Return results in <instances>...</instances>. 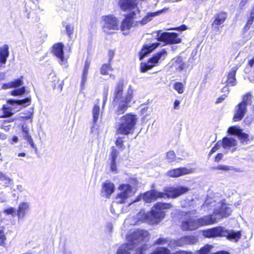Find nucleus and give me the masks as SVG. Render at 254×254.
Instances as JSON below:
<instances>
[{"instance_id":"obj_6","label":"nucleus","mask_w":254,"mask_h":254,"mask_svg":"<svg viewBox=\"0 0 254 254\" xmlns=\"http://www.w3.org/2000/svg\"><path fill=\"white\" fill-rule=\"evenodd\" d=\"M203 207H214L213 213L217 216V219H220L230 215L232 212V208L229 205H226L223 203H216L215 201L210 198H207L203 205Z\"/></svg>"},{"instance_id":"obj_52","label":"nucleus","mask_w":254,"mask_h":254,"mask_svg":"<svg viewBox=\"0 0 254 254\" xmlns=\"http://www.w3.org/2000/svg\"><path fill=\"white\" fill-rule=\"evenodd\" d=\"M151 112V109L148 107H145L143 108L141 110L142 114L144 115L145 116L148 115Z\"/></svg>"},{"instance_id":"obj_39","label":"nucleus","mask_w":254,"mask_h":254,"mask_svg":"<svg viewBox=\"0 0 254 254\" xmlns=\"http://www.w3.org/2000/svg\"><path fill=\"white\" fill-rule=\"evenodd\" d=\"M124 137H118L116 141V144L117 146L121 150H123L125 146L124 145Z\"/></svg>"},{"instance_id":"obj_60","label":"nucleus","mask_w":254,"mask_h":254,"mask_svg":"<svg viewBox=\"0 0 254 254\" xmlns=\"http://www.w3.org/2000/svg\"><path fill=\"white\" fill-rule=\"evenodd\" d=\"M107 228L109 232H111L113 228V224L111 223H109L107 224Z\"/></svg>"},{"instance_id":"obj_36","label":"nucleus","mask_w":254,"mask_h":254,"mask_svg":"<svg viewBox=\"0 0 254 254\" xmlns=\"http://www.w3.org/2000/svg\"><path fill=\"white\" fill-rule=\"evenodd\" d=\"M252 96L250 93H247L244 96L242 102L241 103H243L247 106L248 105L251 104L252 102Z\"/></svg>"},{"instance_id":"obj_11","label":"nucleus","mask_w":254,"mask_h":254,"mask_svg":"<svg viewBox=\"0 0 254 254\" xmlns=\"http://www.w3.org/2000/svg\"><path fill=\"white\" fill-rule=\"evenodd\" d=\"M103 29L105 32L108 30H116L119 29V22L118 18L113 15L103 16Z\"/></svg>"},{"instance_id":"obj_61","label":"nucleus","mask_w":254,"mask_h":254,"mask_svg":"<svg viewBox=\"0 0 254 254\" xmlns=\"http://www.w3.org/2000/svg\"><path fill=\"white\" fill-rule=\"evenodd\" d=\"M180 104V102L179 100H175L174 103V109H177V108L179 107Z\"/></svg>"},{"instance_id":"obj_50","label":"nucleus","mask_w":254,"mask_h":254,"mask_svg":"<svg viewBox=\"0 0 254 254\" xmlns=\"http://www.w3.org/2000/svg\"><path fill=\"white\" fill-rule=\"evenodd\" d=\"M110 170L113 173H117V168L116 166V161H113V160H111V165H110Z\"/></svg>"},{"instance_id":"obj_63","label":"nucleus","mask_w":254,"mask_h":254,"mask_svg":"<svg viewBox=\"0 0 254 254\" xmlns=\"http://www.w3.org/2000/svg\"><path fill=\"white\" fill-rule=\"evenodd\" d=\"M6 138V135L4 133L0 132V139L4 140Z\"/></svg>"},{"instance_id":"obj_41","label":"nucleus","mask_w":254,"mask_h":254,"mask_svg":"<svg viewBox=\"0 0 254 254\" xmlns=\"http://www.w3.org/2000/svg\"><path fill=\"white\" fill-rule=\"evenodd\" d=\"M2 111L4 113V115L2 117H9L13 115V113L11 112V109L9 107H7L5 105H3L2 107Z\"/></svg>"},{"instance_id":"obj_24","label":"nucleus","mask_w":254,"mask_h":254,"mask_svg":"<svg viewBox=\"0 0 254 254\" xmlns=\"http://www.w3.org/2000/svg\"><path fill=\"white\" fill-rule=\"evenodd\" d=\"M247 112L246 105L240 103L235 108V115L233 118L234 121L237 122L241 120Z\"/></svg>"},{"instance_id":"obj_3","label":"nucleus","mask_w":254,"mask_h":254,"mask_svg":"<svg viewBox=\"0 0 254 254\" xmlns=\"http://www.w3.org/2000/svg\"><path fill=\"white\" fill-rule=\"evenodd\" d=\"M167 10V9H163L154 12H149L142 20L139 21L133 20L137 17L138 14H135L134 12L128 13L125 15V17L121 23L120 29L124 32V34H127L132 28L146 24L151 21L153 17L160 15L164 11Z\"/></svg>"},{"instance_id":"obj_20","label":"nucleus","mask_w":254,"mask_h":254,"mask_svg":"<svg viewBox=\"0 0 254 254\" xmlns=\"http://www.w3.org/2000/svg\"><path fill=\"white\" fill-rule=\"evenodd\" d=\"M193 172V170L192 169L179 168L168 171L167 175L170 177L177 178L182 175L191 174Z\"/></svg>"},{"instance_id":"obj_13","label":"nucleus","mask_w":254,"mask_h":254,"mask_svg":"<svg viewBox=\"0 0 254 254\" xmlns=\"http://www.w3.org/2000/svg\"><path fill=\"white\" fill-rule=\"evenodd\" d=\"M166 55V51L163 49L160 52L156 54L152 58L150 59L147 64L141 63L140 64L141 72H145L149 69H151L154 66V64H156L162 57L165 58Z\"/></svg>"},{"instance_id":"obj_45","label":"nucleus","mask_w":254,"mask_h":254,"mask_svg":"<svg viewBox=\"0 0 254 254\" xmlns=\"http://www.w3.org/2000/svg\"><path fill=\"white\" fill-rule=\"evenodd\" d=\"M172 240H170L168 238H160L158 240H156L155 244L157 245H164L165 244L168 243V244L170 243V241H172Z\"/></svg>"},{"instance_id":"obj_28","label":"nucleus","mask_w":254,"mask_h":254,"mask_svg":"<svg viewBox=\"0 0 254 254\" xmlns=\"http://www.w3.org/2000/svg\"><path fill=\"white\" fill-rule=\"evenodd\" d=\"M238 69L237 66L231 68L228 72L226 83L227 85L235 86L236 84V73Z\"/></svg>"},{"instance_id":"obj_34","label":"nucleus","mask_w":254,"mask_h":254,"mask_svg":"<svg viewBox=\"0 0 254 254\" xmlns=\"http://www.w3.org/2000/svg\"><path fill=\"white\" fill-rule=\"evenodd\" d=\"M113 68L111 67L110 64H104L100 69L101 73L103 75H108V71H113Z\"/></svg>"},{"instance_id":"obj_9","label":"nucleus","mask_w":254,"mask_h":254,"mask_svg":"<svg viewBox=\"0 0 254 254\" xmlns=\"http://www.w3.org/2000/svg\"><path fill=\"white\" fill-rule=\"evenodd\" d=\"M118 5L121 10L125 12H134L135 14L140 13V11L136 0H119Z\"/></svg>"},{"instance_id":"obj_31","label":"nucleus","mask_w":254,"mask_h":254,"mask_svg":"<svg viewBox=\"0 0 254 254\" xmlns=\"http://www.w3.org/2000/svg\"><path fill=\"white\" fill-rule=\"evenodd\" d=\"M227 18L225 13H220L215 16V19L212 23L213 26L220 25L224 23Z\"/></svg>"},{"instance_id":"obj_59","label":"nucleus","mask_w":254,"mask_h":254,"mask_svg":"<svg viewBox=\"0 0 254 254\" xmlns=\"http://www.w3.org/2000/svg\"><path fill=\"white\" fill-rule=\"evenodd\" d=\"M223 154L222 153H218L215 157L216 161H219L222 158Z\"/></svg>"},{"instance_id":"obj_27","label":"nucleus","mask_w":254,"mask_h":254,"mask_svg":"<svg viewBox=\"0 0 254 254\" xmlns=\"http://www.w3.org/2000/svg\"><path fill=\"white\" fill-rule=\"evenodd\" d=\"M159 45L158 43L145 45L139 53V59L142 60L146 55L157 48Z\"/></svg>"},{"instance_id":"obj_15","label":"nucleus","mask_w":254,"mask_h":254,"mask_svg":"<svg viewBox=\"0 0 254 254\" xmlns=\"http://www.w3.org/2000/svg\"><path fill=\"white\" fill-rule=\"evenodd\" d=\"M116 254H142V250L128 242L120 247Z\"/></svg>"},{"instance_id":"obj_12","label":"nucleus","mask_w":254,"mask_h":254,"mask_svg":"<svg viewBox=\"0 0 254 254\" xmlns=\"http://www.w3.org/2000/svg\"><path fill=\"white\" fill-rule=\"evenodd\" d=\"M190 190L189 188L184 186L170 187L165 190V192H163V194L165 195L164 198H176L186 193Z\"/></svg>"},{"instance_id":"obj_22","label":"nucleus","mask_w":254,"mask_h":254,"mask_svg":"<svg viewBox=\"0 0 254 254\" xmlns=\"http://www.w3.org/2000/svg\"><path fill=\"white\" fill-rule=\"evenodd\" d=\"M215 214L204 216L197 219L198 227L213 224L217 222V218L214 217Z\"/></svg>"},{"instance_id":"obj_1","label":"nucleus","mask_w":254,"mask_h":254,"mask_svg":"<svg viewBox=\"0 0 254 254\" xmlns=\"http://www.w3.org/2000/svg\"><path fill=\"white\" fill-rule=\"evenodd\" d=\"M171 207L172 205L170 203L158 202L150 212L146 214L144 211H140L137 215V218H128L126 220V222L131 225H136L139 221H145L152 224H158L165 216L163 210L169 209Z\"/></svg>"},{"instance_id":"obj_10","label":"nucleus","mask_w":254,"mask_h":254,"mask_svg":"<svg viewBox=\"0 0 254 254\" xmlns=\"http://www.w3.org/2000/svg\"><path fill=\"white\" fill-rule=\"evenodd\" d=\"M157 39L158 41L165 42L166 44H178L181 42V39L175 33L164 32L161 33L157 32Z\"/></svg>"},{"instance_id":"obj_33","label":"nucleus","mask_w":254,"mask_h":254,"mask_svg":"<svg viewBox=\"0 0 254 254\" xmlns=\"http://www.w3.org/2000/svg\"><path fill=\"white\" fill-rule=\"evenodd\" d=\"M92 114L94 123H96L99 118L100 115V107L98 105H95L92 110Z\"/></svg>"},{"instance_id":"obj_4","label":"nucleus","mask_w":254,"mask_h":254,"mask_svg":"<svg viewBox=\"0 0 254 254\" xmlns=\"http://www.w3.org/2000/svg\"><path fill=\"white\" fill-rule=\"evenodd\" d=\"M137 121L136 115L127 113L121 117L120 122L116 125V131L117 134L128 135L132 134Z\"/></svg>"},{"instance_id":"obj_5","label":"nucleus","mask_w":254,"mask_h":254,"mask_svg":"<svg viewBox=\"0 0 254 254\" xmlns=\"http://www.w3.org/2000/svg\"><path fill=\"white\" fill-rule=\"evenodd\" d=\"M202 234L204 237L208 238L226 237L228 240H233L235 242H237L241 236L240 231H228L222 227H214L204 230Z\"/></svg>"},{"instance_id":"obj_37","label":"nucleus","mask_w":254,"mask_h":254,"mask_svg":"<svg viewBox=\"0 0 254 254\" xmlns=\"http://www.w3.org/2000/svg\"><path fill=\"white\" fill-rule=\"evenodd\" d=\"M22 136L24 139L27 140V141L30 144V145L33 148H36V145H35L33 139L32 138L30 133L23 134Z\"/></svg>"},{"instance_id":"obj_2","label":"nucleus","mask_w":254,"mask_h":254,"mask_svg":"<svg viewBox=\"0 0 254 254\" xmlns=\"http://www.w3.org/2000/svg\"><path fill=\"white\" fill-rule=\"evenodd\" d=\"M124 82L120 80L116 85L114 93L113 104L117 106L115 113L118 115H122L131 106V102L133 98V90L131 86L127 89V93L123 95Z\"/></svg>"},{"instance_id":"obj_64","label":"nucleus","mask_w":254,"mask_h":254,"mask_svg":"<svg viewBox=\"0 0 254 254\" xmlns=\"http://www.w3.org/2000/svg\"><path fill=\"white\" fill-rule=\"evenodd\" d=\"M211 254H229L228 252L225 251H220L217 253H214Z\"/></svg>"},{"instance_id":"obj_16","label":"nucleus","mask_w":254,"mask_h":254,"mask_svg":"<svg viewBox=\"0 0 254 254\" xmlns=\"http://www.w3.org/2000/svg\"><path fill=\"white\" fill-rule=\"evenodd\" d=\"M197 241L196 237L193 236H185L178 240H172L170 241L169 247L171 248L175 247H182L184 245L194 244Z\"/></svg>"},{"instance_id":"obj_38","label":"nucleus","mask_w":254,"mask_h":254,"mask_svg":"<svg viewBox=\"0 0 254 254\" xmlns=\"http://www.w3.org/2000/svg\"><path fill=\"white\" fill-rule=\"evenodd\" d=\"M174 89L178 92L179 94H182L184 92V86L182 83L178 82H176L174 84Z\"/></svg>"},{"instance_id":"obj_29","label":"nucleus","mask_w":254,"mask_h":254,"mask_svg":"<svg viewBox=\"0 0 254 254\" xmlns=\"http://www.w3.org/2000/svg\"><path fill=\"white\" fill-rule=\"evenodd\" d=\"M31 101V98L27 97L26 99L23 100H15L9 99L7 100V102L13 106L15 105H22L23 107H25L30 104Z\"/></svg>"},{"instance_id":"obj_46","label":"nucleus","mask_w":254,"mask_h":254,"mask_svg":"<svg viewBox=\"0 0 254 254\" xmlns=\"http://www.w3.org/2000/svg\"><path fill=\"white\" fill-rule=\"evenodd\" d=\"M118 151L117 149L115 147H112V152L110 154L111 160H113V161H116L117 159V157L118 155Z\"/></svg>"},{"instance_id":"obj_55","label":"nucleus","mask_w":254,"mask_h":254,"mask_svg":"<svg viewBox=\"0 0 254 254\" xmlns=\"http://www.w3.org/2000/svg\"><path fill=\"white\" fill-rule=\"evenodd\" d=\"M89 66H90V62L86 60L85 62V65H84V70H83V71H84V72L85 73L86 72H88Z\"/></svg>"},{"instance_id":"obj_42","label":"nucleus","mask_w":254,"mask_h":254,"mask_svg":"<svg viewBox=\"0 0 254 254\" xmlns=\"http://www.w3.org/2000/svg\"><path fill=\"white\" fill-rule=\"evenodd\" d=\"M175 153L173 151H168L166 153V159L169 162L174 161L175 160Z\"/></svg>"},{"instance_id":"obj_26","label":"nucleus","mask_w":254,"mask_h":254,"mask_svg":"<svg viewBox=\"0 0 254 254\" xmlns=\"http://www.w3.org/2000/svg\"><path fill=\"white\" fill-rule=\"evenodd\" d=\"M237 144V140L236 137H226L223 139L222 145L225 149L232 148L233 150H235V147Z\"/></svg>"},{"instance_id":"obj_40","label":"nucleus","mask_w":254,"mask_h":254,"mask_svg":"<svg viewBox=\"0 0 254 254\" xmlns=\"http://www.w3.org/2000/svg\"><path fill=\"white\" fill-rule=\"evenodd\" d=\"M212 246L206 245L201 248L198 252L199 254H208L212 249Z\"/></svg>"},{"instance_id":"obj_18","label":"nucleus","mask_w":254,"mask_h":254,"mask_svg":"<svg viewBox=\"0 0 254 254\" xmlns=\"http://www.w3.org/2000/svg\"><path fill=\"white\" fill-rule=\"evenodd\" d=\"M181 228L185 231H192L198 229L199 227L197 219L189 216L186 220L182 222Z\"/></svg>"},{"instance_id":"obj_56","label":"nucleus","mask_w":254,"mask_h":254,"mask_svg":"<svg viewBox=\"0 0 254 254\" xmlns=\"http://www.w3.org/2000/svg\"><path fill=\"white\" fill-rule=\"evenodd\" d=\"M1 181H5V184H8L10 182V179L7 178L4 174H3L2 178L0 180Z\"/></svg>"},{"instance_id":"obj_30","label":"nucleus","mask_w":254,"mask_h":254,"mask_svg":"<svg viewBox=\"0 0 254 254\" xmlns=\"http://www.w3.org/2000/svg\"><path fill=\"white\" fill-rule=\"evenodd\" d=\"M8 46L4 45L0 48V63L4 64L9 56Z\"/></svg>"},{"instance_id":"obj_23","label":"nucleus","mask_w":254,"mask_h":254,"mask_svg":"<svg viewBox=\"0 0 254 254\" xmlns=\"http://www.w3.org/2000/svg\"><path fill=\"white\" fill-rule=\"evenodd\" d=\"M228 132L230 134H236V138L239 139L243 142H247L248 140V135L242 132V130L237 127L234 126L230 127L228 129Z\"/></svg>"},{"instance_id":"obj_49","label":"nucleus","mask_w":254,"mask_h":254,"mask_svg":"<svg viewBox=\"0 0 254 254\" xmlns=\"http://www.w3.org/2000/svg\"><path fill=\"white\" fill-rule=\"evenodd\" d=\"M214 169L216 170H220L225 171H227L231 170V167L225 165H219L216 167H215Z\"/></svg>"},{"instance_id":"obj_62","label":"nucleus","mask_w":254,"mask_h":254,"mask_svg":"<svg viewBox=\"0 0 254 254\" xmlns=\"http://www.w3.org/2000/svg\"><path fill=\"white\" fill-rule=\"evenodd\" d=\"M18 141V137L17 136H14L12 138L11 143H17Z\"/></svg>"},{"instance_id":"obj_19","label":"nucleus","mask_w":254,"mask_h":254,"mask_svg":"<svg viewBox=\"0 0 254 254\" xmlns=\"http://www.w3.org/2000/svg\"><path fill=\"white\" fill-rule=\"evenodd\" d=\"M64 45L61 43H58L53 46L52 53L59 59L61 63H64L67 60V58L64 55Z\"/></svg>"},{"instance_id":"obj_32","label":"nucleus","mask_w":254,"mask_h":254,"mask_svg":"<svg viewBox=\"0 0 254 254\" xmlns=\"http://www.w3.org/2000/svg\"><path fill=\"white\" fill-rule=\"evenodd\" d=\"M22 84V81L20 79H17L14 81L4 83L2 86L3 89H7L11 88H16Z\"/></svg>"},{"instance_id":"obj_35","label":"nucleus","mask_w":254,"mask_h":254,"mask_svg":"<svg viewBox=\"0 0 254 254\" xmlns=\"http://www.w3.org/2000/svg\"><path fill=\"white\" fill-rule=\"evenodd\" d=\"M170 251L166 248L160 247L151 254H170Z\"/></svg>"},{"instance_id":"obj_14","label":"nucleus","mask_w":254,"mask_h":254,"mask_svg":"<svg viewBox=\"0 0 254 254\" xmlns=\"http://www.w3.org/2000/svg\"><path fill=\"white\" fill-rule=\"evenodd\" d=\"M165 195L163 192L157 191L155 190L147 191L144 194L139 196L137 199L128 205H130L132 203L139 201L141 198H142L144 201L147 203H150L152 201L155 200L158 198H164Z\"/></svg>"},{"instance_id":"obj_47","label":"nucleus","mask_w":254,"mask_h":254,"mask_svg":"<svg viewBox=\"0 0 254 254\" xmlns=\"http://www.w3.org/2000/svg\"><path fill=\"white\" fill-rule=\"evenodd\" d=\"M6 240V237L4 233V228L3 227L0 228V245H2L5 241Z\"/></svg>"},{"instance_id":"obj_58","label":"nucleus","mask_w":254,"mask_h":254,"mask_svg":"<svg viewBox=\"0 0 254 254\" xmlns=\"http://www.w3.org/2000/svg\"><path fill=\"white\" fill-rule=\"evenodd\" d=\"M227 95L226 94H224L222 95L221 97H219L216 100V103H220L222 102L223 100H225Z\"/></svg>"},{"instance_id":"obj_43","label":"nucleus","mask_w":254,"mask_h":254,"mask_svg":"<svg viewBox=\"0 0 254 254\" xmlns=\"http://www.w3.org/2000/svg\"><path fill=\"white\" fill-rule=\"evenodd\" d=\"M25 89L24 87H23L20 89L14 90L11 92V95L13 96L21 95L24 93Z\"/></svg>"},{"instance_id":"obj_17","label":"nucleus","mask_w":254,"mask_h":254,"mask_svg":"<svg viewBox=\"0 0 254 254\" xmlns=\"http://www.w3.org/2000/svg\"><path fill=\"white\" fill-rule=\"evenodd\" d=\"M114 191V184L109 181H106L102 184L101 194L106 198H109Z\"/></svg>"},{"instance_id":"obj_51","label":"nucleus","mask_w":254,"mask_h":254,"mask_svg":"<svg viewBox=\"0 0 254 254\" xmlns=\"http://www.w3.org/2000/svg\"><path fill=\"white\" fill-rule=\"evenodd\" d=\"M66 31L67 35L70 36L73 32V27L70 24H68L66 26Z\"/></svg>"},{"instance_id":"obj_53","label":"nucleus","mask_w":254,"mask_h":254,"mask_svg":"<svg viewBox=\"0 0 254 254\" xmlns=\"http://www.w3.org/2000/svg\"><path fill=\"white\" fill-rule=\"evenodd\" d=\"M22 135L29 133V129L27 126L23 125L22 127Z\"/></svg>"},{"instance_id":"obj_48","label":"nucleus","mask_w":254,"mask_h":254,"mask_svg":"<svg viewBox=\"0 0 254 254\" xmlns=\"http://www.w3.org/2000/svg\"><path fill=\"white\" fill-rule=\"evenodd\" d=\"M21 114H23L25 115V116H20L18 117V119L20 118H25L26 119H31L33 116V111H27L26 113H21Z\"/></svg>"},{"instance_id":"obj_21","label":"nucleus","mask_w":254,"mask_h":254,"mask_svg":"<svg viewBox=\"0 0 254 254\" xmlns=\"http://www.w3.org/2000/svg\"><path fill=\"white\" fill-rule=\"evenodd\" d=\"M30 207V204L29 202H20L18 206L16 211V215L18 219H22L28 213Z\"/></svg>"},{"instance_id":"obj_54","label":"nucleus","mask_w":254,"mask_h":254,"mask_svg":"<svg viewBox=\"0 0 254 254\" xmlns=\"http://www.w3.org/2000/svg\"><path fill=\"white\" fill-rule=\"evenodd\" d=\"M254 20V14H251L250 18H249V19L247 21V26H249V25H251V24H252V23H253Z\"/></svg>"},{"instance_id":"obj_8","label":"nucleus","mask_w":254,"mask_h":254,"mask_svg":"<svg viewBox=\"0 0 254 254\" xmlns=\"http://www.w3.org/2000/svg\"><path fill=\"white\" fill-rule=\"evenodd\" d=\"M149 234L147 231L143 230H138L129 234L127 238V241L132 243L133 246H136L137 248H139L142 250V254L144 247L143 246H140L139 243L145 242L148 240Z\"/></svg>"},{"instance_id":"obj_57","label":"nucleus","mask_w":254,"mask_h":254,"mask_svg":"<svg viewBox=\"0 0 254 254\" xmlns=\"http://www.w3.org/2000/svg\"><path fill=\"white\" fill-rule=\"evenodd\" d=\"M88 74V72H86V73L84 72V71L83 72L82 74V85L85 84V83L86 81L87 80V76Z\"/></svg>"},{"instance_id":"obj_44","label":"nucleus","mask_w":254,"mask_h":254,"mask_svg":"<svg viewBox=\"0 0 254 254\" xmlns=\"http://www.w3.org/2000/svg\"><path fill=\"white\" fill-rule=\"evenodd\" d=\"M3 212L8 215H11L13 217L16 215V211L15 208L12 207L4 209Z\"/></svg>"},{"instance_id":"obj_25","label":"nucleus","mask_w":254,"mask_h":254,"mask_svg":"<svg viewBox=\"0 0 254 254\" xmlns=\"http://www.w3.org/2000/svg\"><path fill=\"white\" fill-rule=\"evenodd\" d=\"M169 64L171 67H174L177 71H181L185 67V64L183 61L182 58L180 56L173 58L170 61Z\"/></svg>"},{"instance_id":"obj_7","label":"nucleus","mask_w":254,"mask_h":254,"mask_svg":"<svg viewBox=\"0 0 254 254\" xmlns=\"http://www.w3.org/2000/svg\"><path fill=\"white\" fill-rule=\"evenodd\" d=\"M119 192L115 198V203L124 204L128 201V199L133 196L135 193L132 187L128 184H121L118 188Z\"/></svg>"}]
</instances>
